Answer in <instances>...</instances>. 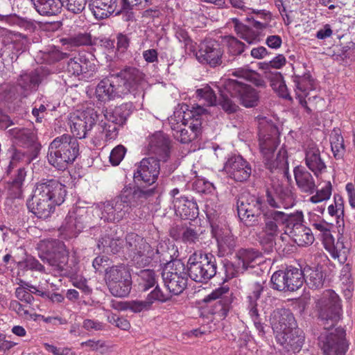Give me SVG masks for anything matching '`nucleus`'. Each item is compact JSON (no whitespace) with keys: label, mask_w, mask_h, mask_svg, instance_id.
<instances>
[{"label":"nucleus","mask_w":355,"mask_h":355,"mask_svg":"<svg viewBox=\"0 0 355 355\" xmlns=\"http://www.w3.org/2000/svg\"><path fill=\"white\" fill-rule=\"evenodd\" d=\"M98 112H71L69 119L73 135L63 134L55 137L49 144L48 161L59 171H64L72 164L79 155V144L77 138L86 137L87 132L96 124Z\"/></svg>","instance_id":"f257e3e1"},{"label":"nucleus","mask_w":355,"mask_h":355,"mask_svg":"<svg viewBox=\"0 0 355 355\" xmlns=\"http://www.w3.org/2000/svg\"><path fill=\"white\" fill-rule=\"evenodd\" d=\"M67 194V187L55 178H42L37 182L26 200L29 212L39 219L46 220L61 205Z\"/></svg>","instance_id":"f03ea898"},{"label":"nucleus","mask_w":355,"mask_h":355,"mask_svg":"<svg viewBox=\"0 0 355 355\" xmlns=\"http://www.w3.org/2000/svg\"><path fill=\"white\" fill-rule=\"evenodd\" d=\"M258 123L259 147L263 155L266 168L271 172L277 168H284L288 165L287 155L285 150L282 149L273 159L274 153L279 145V131L273 120L268 116L258 115L255 117Z\"/></svg>","instance_id":"7ed1b4c3"},{"label":"nucleus","mask_w":355,"mask_h":355,"mask_svg":"<svg viewBox=\"0 0 355 355\" xmlns=\"http://www.w3.org/2000/svg\"><path fill=\"white\" fill-rule=\"evenodd\" d=\"M39 257L62 276L71 277L77 272L76 265L69 264V250L60 240L51 239L44 242L40 246Z\"/></svg>","instance_id":"20e7f679"},{"label":"nucleus","mask_w":355,"mask_h":355,"mask_svg":"<svg viewBox=\"0 0 355 355\" xmlns=\"http://www.w3.org/2000/svg\"><path fill=\"white\" fill-rule=\"evenodd\" d=\"M315 310L318 320L324 329L334 328L343 318L342 300L331 289L325 291L315 302Z\"/></svg>","instance_id":"39448f33"},{"label":"nucleus","mask_w":355,"mask_h":355,"mask_svg":"<svg viewBox=\"0 0 355 355\" xmlns=\"http://www.w3.org/2000/svg\"><path fill=\"white\" fill-rule=\"evenodd\" d=\"M190 279L198 283H207L217 275L216 259L211 253L195 251L188 259Z\"/></svg>","instance_id":"423d86ee"},{"label":"nucleus","mask_w":355,"mask_h":355,"mask_svg":"<svg viewBox=\"0 0 355 355\" xmlns=\"http://www.w3.org/2000/svg\"><path fill=\"white\" fill-rule=\"evenodd\" d=\"M125 242L130 257L126 266L142 270L150 264L155 258V251L143 237L131 232L126 235Z\"/></svg>","instance_id":"0eeeda50"},{"label":"nucleus","mask_w":355,"mask_h":355,"mask_svg":"<svg viewBox=\"0 0 355 355\" xmlns=\"http://www.w3.org/2000/svg\"><path fill=\"white\" fill-rule=\"evenodd\" d=\"M104 279L110 293L116 297H128L132 281L130 268L125 264L107 266L104 270Z\"/></svg>","instance_id":"6e6552de"},{"label":"nucleus","mask_w":355,"mask_h":355,"mask_svg":"<svg viewBox=\"0 0 355 355\" xmlns=\"http://www.w3.org/2000/svg\"><path fill=\"white\" fill-rule=\"evenodd\" d=\"M265 195H252L236 202L240 220L248 227L257 226L267 207Z\"/></svg>","instance_id":"1a4fd4ad"},{"label":"nucleus","mask_w":355,"mask_h":355,"mask_svg":"<svg viewBox=\"0 0 355 355\" xmlns=\"http://www.w3.org/2000/svg\"><path fill=\"white\" fill-rule=\"evenodd\" d=\"M345 330L338 327L334 331L324 329L318 336V345L325 355H345L348 344Z\"/></svg>","instance_id":"9d476101"},{"label":"nucleus","mask_w":355,"mask_h":355,"mask_svg":"<svg viewBox=\"0 0 355 355\" xmlns=\"http://www.w3.org/2000/svg\"><path fill=\"white\" fill-rule=\"evenodd\" d=\"M51 74V70L43 66L21 74L17 79V93L21 98H27L36 92L40 85L47 81Z\"/></svg>","instance_id":"9b49d317"},{"label":"nucleus","mask_w":355,"mask_h":355,"mask_svg":"<svg viewBox=\"0 0 355 355\" xmlns=\"http://www.w3.org/2000/svg\"><path fill=\"white\" fill-rule=\"evenodd\" d=\"M229 292L230 288L227 286H220L203 299L204 302L211 303L208 307L209 314L216 315L221 320L227 316L234 300L233 293Z\"/></svg>","instance_id":"f8f14e48"},{"label":"nucleus","mask_w":355,"mask_h":355,"mask_svg":"<svg viewBox=\"0 0 355 355\" xmlns=\"http://www.w3.org/2000/svg\"><path fill=\"white\" fill-rule=\"evenodd\" d=\"M88 212L87 207L79 206L69 209L60 229L62 234L69 239L77 237L87 226Z\"/></svg>","instance_id":"ddd939ff"},{"label":"nucleus","mask_w":355,"mask_h":355,"mask_svg":"<svg viewBox=\"0 0 355 355\" xmlns=\"http://www.w3.org/2000/svg\"><path fill=\"white\" fill-rule=\"evenodd\" d=\"M223 86L231 96L239 98L244 107L251 108L258 105V92L250 85L236 80L227 79L224 81Z\"/></svg>","instance_id":"4468645a"},{"label":"nucleus","mask_w":355,"mask_h":355,"mask_svg":"<svg viewBox=\"0 0 355 355\" xmlns=\"http://www.w3.org/2000/svg\"><path fill=\"white\" fill-rule=\"evenodd\" d=\"M157 193L158 191L156 186L146 188L145 185L133 182L124 185L119 195V198L123 200V202L131 209L141 205Z\"/></svg>","instance_id":"2eb2a0df"},{"label":"nucleus","mask_w":355,"mask_h":355,"mask_svg":"<svg viewBox=\"0 0 355 355\" xmlns=\"http://www.w3.org/2000/svg\"><path fill=\"white\" fill-rule=\"evenodd\" d=\"M196 98L200 104H196V109L199 111H207L203 108V106L211 107L219 105L224 111H237L239 106L227 94L222 92L220 97L217 103V98L214 91L210 86L206 85L202 88L198 89L196 91ZM195 109L194 107H193Z\"/></svg>","instance_id":"dca6fc26"},{"label":"nucleus","mask_w":355,"mask_h":355,"mask_svg":"<svg viewBox=\"0 0 355 355\" xmlns=\"http://www.w3.org/2000/svg\"><path fill=\"white\" fill-rule=\"evenodd\" d=\"M153 156L142 159L133 174V182L150 188L156 181L160 172V162Z\"/></svg>","instance_id":"f3484780"},{"label":"nucleus","mask_w":355,"mask_h":355,"mask_svg":"<svg viewBox=\"0 0 355 355\" xmlns=\"http://www.w3.org/2000/svg\"><path fill=\"white\" fill-rule=\"evenodd\" d=\"M11 144L39 155L42 146L38 141L37 135L32 130L26 128H15L9 130Z\"/></svg>","instance_id":"a211bd4d"},{"label":"nucleus","mask_w":355,"mask_h":355,"mask_svg":"<svg viewBox=\"0 0 355 355\" xmlns=\"http://www.w3.org/2000/svg\"><path fill=\"white\" fill-rule=\"evenodd\" d=\"M223 47L217 41L207 39L200 42L196 55L200 62L214 68L223 63Z\"/></svg>","instance_id":"6ab92c4d"},{"label":"nucleus","mask_w":355,"mask_h":355,"mask_svg":"<svg viewBox=\"0 0 355 355\" xmlns=\"http://www.w3.org/2000/svg\"><path fill=\"white\" fill-rule=\"evenodd\" d=\"M118 80V92L123 95L135 92L144 80L145 74L138 68L125 67L116 73H113Z\"/></svg>","instance_id":"aec40b11"},{"label":"nucleus","mask_w":355,"mask_h":355,"mask_svg":"<svg viewBox=\"0 0 355 355\" xmlns=\"http://www.w3.org/2000/svg\"><path fill=\"white\" fill-rule=\"evenodd\" d=\"M148 150L155 158L166 162L171 157V140L162 131L155 132L148 137Z\"/></svg>","instance_id":"412c9836"},{"label":"nucleus","mask_w":355,"mask_h":355,"mask_svg":"<svg viewBox=\"0 0 355 355\" xmlns=\"http://www.w3.org/2000/svg\"><path fill=\"white\" fill-rule=\"evenodd\" d=\"M223 170L229 178L238 182L247 181L252 173L250 164L239 155L229 157L224 164Z\"/></svg>","instance_id":"4be33fe9"},{"label":"nucleus","mask_w":355,"mask_h":355,"mask_svg":"<svg viewBox=\"0 0 355 355\" xmlns=\"http://www.w3.org/2000/svg\"><path fill=\"white\" fill-rule=\"evenodd\" d=\"M96 71V66L93 59L86 55H79L68 62L66 73L69 76L80 77V79L87 80L94 77Z\"/></svg>","instance_id":"5701e85b"},{"label":"nucleus","mask_w":355,"mask_h":355,"mask_svg":"<svg viewBox=\"0 0 355 355\" xmlns=\"http://www.w3.org/2000/svg\"><path fill=\"white\" fill-rule=\"evenodd\" d=\"M38 156L35 153L10 145L6 152L8 164L5 168V173L10 175L15 168L28 166Z\"/></svg>","instance_id":"b1692460"},{"label":"nucleus","mask_w":355,"mask_h":355,"mask_svg":"<svg viewBox=\"0 0 355 355\" xmlns=\"http://www.w3.org/2000/svg\"><path fill=\"white\" fill-rule=\"evenodd\" d=\"M271 325L275 337L277 334H283L300 329L293 313L289 309L274 311Z\"/></svg>","instance_id":"393cba45"},{"label":"nucleus","mask_w":355,"mask_h":355,"mask_svg":"<svg viewBox=\"0 0 355 355\" xmlns=\"http://www.w3.org/2000/svg\"><path fill=\"white\" fill-rule=\"evenodd\" d=\"M272 195L279 199L280 207L282 206L286 209L294 205V195L288 187L277 184L266 189L265 197L267 204L273 209L279 208V205L272 198Z\"/></svg>","instance_id":"a878e982"},{"label":"nucleus","mask_w":355,"mask_h":355,"mask_svg":"<svg viewBox=\"0 0 355 355\" xmlns=\"http://www.w3.org/2000/svg\"><path fill=\"white\" fill-rule=\"evenodd\" d=\"M275 340L283 349L291 354H296L300 352L304 344L305 335L300 328L283 334H277Z\"/></svg>","instance_id":"bb28decb"},{"label":"nucleus","mask_w":355,"mask_h":355,"mask_svg":"<svg viewBox=\"0 0 355 355\" xmlns=\"http://www.w3.org/2000/svg\"><path fill=\"white\" fill-rule=\"evenodd\" d=\"M192 122L189 125L182 126L173 133L175 139L184 144H188L197 139L201 135V116L207 112H193Z\"/></svg>","instance_id":"cd10ccee"},{"label":"nucleus","mask_w":355,"mask_h":355,"mask_svg":"<svg viewBox=\"0 0 355 355\" xmlns=\"http://www.w3.org/2000/svg\"><path fill=\"white\" fill-rule=\"evenodd\" d=\"M261 255V252L257 249L241 248L236 254V260L234 263L227 261L225 267L230 268L236 272H245L250 264Z\"/></svg>","instance_id":"c85d7f7f"},{"label":"nucleus","mask_w":355,"mask_h":355,"mask_svg":"<svg viewBox=\"0 0 355 355\" xmlns=\"http://www.w3.org/2000/svg\"><path fill=\"white\" fill-rule=\"evenodd\" d=\"M304 282L313 290L320 289L324 286L327 277V269L324 265L318 263L314 266L306 265L303 268Z\"/></svg>","instance_id":"c756f323"},{"label":"nucleus","mask_w":355,"mask_h":355,"mask_svg":"<svg viewBox=\"0 0 355 355\" xmlns=\"http://www.w3.org/2000/svg\"><path fill=\"white\" fill-rule=\"evenodd\" d=\"M118 80L114 74H110L98 84L96 88V96L98 101L105 102L115 96H124L123 94L118 92Z\"/></svg>","instance_id":"7c9ffc66"},{"label":"nucleus","mask_w":355,"mask_h":355,"mask_svg":"<svg viewBox=\"0 0 355 355\" xmlns=\"http://www.w3.org/2000/svg\"><path fill=\"white\" fill-rule=\"evenodd\" d=\"M119 0H89V8L96 19H103L118 11Z\"/></svg>","instance_id":"2f4dec72"},{"label":"nucleus","mask_w":355,"mask_h":355,"mask_svg":"<svg viewBox=\"0 0 355 355\" xmlns=\"http://www.w3.org/2000/svg\"><path fill=\"white\" fill-rule=\"evenodd\" d=\"M293 173L296 184L302 192L313 194L315 191V180L304 166L301 165L295 166Z\"/></svg>","instance_id":"473e14b6"},{"label":"nucleus","mask_w":355,"mask_h":355,"mask_svg":"<svg viewBox=\"0 0 355 355\" xmlns=\"http://www.w3.org/2000/svg\"><path fill=\"white\" fill-rule=\"evenodd\" d=\"M305 163L307 167L318 178L326 168V164L320 157L319 148L315 145L309 146L305 152Z\"/></svg>","instance_id":"72a5a7b5"},{"label":"nucleus","mask_w":355,"mask_h":355,"mask_svg":"<svg viewBox=\"0 0 355 355\" xmlns=\"http://www.w3.org/2000/svg\"><path fill=\"white\" fill-rule=\"evenodd\" d=\"M27 171L24 166L19 167L15 173L12 175L8 182V187L12 197L22 198L24 193V184Z\"/></svg>","instance_id":"f704fd0d"},{"label":"nucleus","mask_w":355,"mask_h":355,"mask_svg":"<svg viewBox=\"0 0 355 355\" xmlns=\"http://www.w3.org/2000/svg\"><path fill=\"white\" fill-rule=\"evenodd\" d=\"M107 232L98 239L97 248L104 253L116 254L122 250L123 242L120 239L114 238L112 232Z\"/></svg>","instance_id":"c9c22d12"},{"label":"nucleus","mask_w":355,"mask_h":355,"mask_svg":"<svg viewBox=\"0 0 355 355\" xmlns=\"http://www.w3.org/2000/svg\"><path fill=\"white\" fill-rule=\"evenodd\" d=\"M35 10L42 16H55L61 12V0H31Z\"/></svg>","instance_id":"e433bc0d"},{"label":"nucleus","mask_w":355,"mask_h":355,"mask_svg":"<svg viewBox=\"0 0 355 355\" xmlns=\"http://www.w3.org/2000/svg\"><path fill=\"white\" fill-rule=\"evenodd\" d=\"M288 235L298 246L309 245L314 241L311 230L304 225H300L298 228L293 230V231H291Z\"/></svg>","instance_id":"4c0bfd02"},{"label":"nucleus","mask_w":355,"mask_h":355,"mask_svg":"<svg viewBox=\"0 0 355 355\" xmlns=\"http://www.w3.org/2000/svg\"><path fill=\"white\" fill-rule=\"evenodd\" d=\"M177 216L182 220L196 219L199 214L198 207L193 198L189 199L187 202L183 203L179 208L174 209Z\"/></svg>","instance_id":"58836bf2"},{"label":"nucleus","mask_w":355,"mask_h":355,"mask_svg":"<svg viewBox=\"0 0 355 355\" xmlns=\"http://www.w3.org/2000/svg\"><path fill=\"white\" fill-rule=\"evenodd\" d=\"M139 278V286L141 291L146 292L157 284V276L154 270L142 269L135 272Z\"/></svg>","instance_id":"ea45409f"},{"label":"nucleus","mask_w":355,"mask_h":355,"mask_svg":"<svg viewBox=\"0 0 355 355\" xmlns=\"http://www.w3.org/2000/svg\"><path fill=\"white\" fill-rule=\"evenodd\" d=\"M288 275L285 269L275 271L270 278V286L273 290L281 292H291Z\"/></svg>","instance_id":"a19ab883"},{"label":"nucleus","mask_w":355,"mask_h":355,"mask_svg":"<svg viewBox=\"0 0 355 355\" xmlns=\"http://www.w3.org/2000/svg\"><path fill=\"white\" fill-rule=\"evenodd\" d=\"M330 144L334 157L336 159H342L345 153L344 139L339 129H334L330 135Z\"/></svg>","instance_id":"79ce46f5"},{"label":"nucleus","mask_w":355,"mask_h":355,"mask_svg":"<svg viewBox=\"0 0 355 355\" xmlns=\"http://www.w3.org/2000/svg\"><path fill=\"white\" fill-rule=\"evenodd\" d=\"M288 281L290 284L291 291L293 292L299 289L304 282L303 269L296 268L293 266H287L285 268Z\"/></svg>","instance_id":"37998d69"},{"label":"nucleus","mask_w":355,"mask_h":355,"mask_svg":"<svg viewBox=\"0 0 355 355\" xmlns=\"http://www.w3.org/2000/svg\"><path fill=\"white\" fill-rule=\"evenodd\" d=\"M227 53L230 56H232V59H228L227 60H224V64L227 63L231 62L235 60L236 57L241 55L245 50L246 47L245 44L239 40L234 36H228L227 37Z\"/></svg>","instance_id":"c03bdc74"},{"label":"nucleus","mask_w":355,"mask_h":355,"mask_svg":"<svg viewBox=\"0 0 355 355\" xmlns=\"http://www.w3.org/2000/svg\"><path fill=\"white\" fill-rule=\"evenodd\" d=\"M188 282L184 277H178L177 275H171L165 285L171 295H178L187 287Z\"/></svg>","instance_id":"a18cd8bd"},{"label":"nucleus","mask_w":355,"mask_h":355,"mask_svg":"<svg viewBox=\"0 0 355 355\" xmlns=\"http://www.w3.org/2000/svg\"><path fill=\"white\" fill-rule=\"evenodd\" d=\"M304 215L302 211H297L293 214H286V220L283 225L286 228L285 233L290 234L291 231L296 230L300 225H303Z\"/></svg>","instance_id":"49530a36"},{"label":"nucleus","mask_w":355,"mask_h":355,"mask_svg":"<svg viewBox=\"0 0 355 355\" xmlns=\"http://www.w3.org/2000/svg\"><path fill=\"white\" fill-rule=\"evenodd\" d=\"M154 287L153 290H152L146 296V299L150 303L151 307H153V304L155 302L163 304L171 300L172 295L169 292L167 293H164L158 284Z\"/></svg>","instance_id":"de8ad7c7"},{"label":"nucleus","mask_w":355,"mask_h":355,"mask_svg":"<svg viewBox=\"0 0 355 355\" xmlns=\"http://www.w3.org/2000/svg\"><path fill=\"white\" fill-rule=\"evenodd\" d=\"M40 53L43 61L48 64H53L68 58L69 55L68 53L60 51L55 46L51 47V49L48 51H40Z\"/></svg>","instance_id":"09e8293b"},{"label":"nucleus","mask_w":355,"mask_h":355,"mask_svg":"<svg viewBox=\"0 0 355 355\" xmlns=\"http://www.w3.org/2000/svg\"><path fill=\"white\" fill-rule=\"evenodd\" d=\"M277 235L263 232L258 236V241L261 247V250L267 254L273 251L276 244L275 238Z\"/></svg>","instance_id":"8fccbe9b"},{"label":"nucleus","mask_w":355,"mask_h":355,"mask_svg":"<svg viewBox=\"0 0 355 355\" xmlns=\"http://www.w3.org/2000/svg\"><path fill=\"white\" fill-rule=\"evenodd\" d=\"M62 7L69 12L78 15L84 11L89 0H61Z\"/></svg>","instance_id":"3c124183"},{"label":"nucleus","mask_w":355,"mask_h":355,"mask_svg":"<svg viewBox=\"0 0 355 355\" xmlns=\"http://www.w3.org/2000/svg\"><path fill=\"white\" fill-rule=\"evenodd\" d=\"M217 244L220 250L228 254L234 250L236 241L230 232L226 231V234L217 241Z\"/></svg>","instance_id":"603ef678"},{"label":"nucleus","mask_w":355,"mask_h":355,"mask_svg":"<svg viewBox=\"0 0 355 355\" xmlns=\"http://www.w3.org/2000/svg\"><path fill=\"white\" fill-rule=\"evenodd\" d=\"M68 43L74 46H89L92 44V35L89 33H79L66 39Z\"/></svg>","instance_id":"864d4df0"},{"label":"nucleus","mask_w":355,"mask_h":355,"mask_svg":"<svg viewBox=\"0 0 355 355\" xmlns=\"http://www.w3.org/2000/svg\"><path fill=\"white\" fill-rule=\"evenodd\" d=\"M315 194L310 198V201L313 203H318L330 198L332 192V185L331 182L328 181L324 187L319 190H315Z\"/></svg>","instance_id":"5fc2aeb1"},{"label":"nucleus","mask_w":355,"mask_h":355,"mask_svg":"<svg viewBox=\"0 0 355 355\" xmlns=\"http://www.w3.org/2000/svg\"><path fill=\"white\" fill-rule=\"evenodd\" d=\"M294 83L296 88L306 94L309 90L313 89V80L310 74H304L302 77L295 78Z\"/></svg>","instance_id":"6e6d98bb"},{"label":"nucleus","mask_w":355,"mask_h":355,"mask_svg":"<svg viewBox=\"0 0 355 355\" xmlns=\"http://www.w3.org/2000/svg\"><path fill=\"white\" fill-rule=\"evenodd\" d=\"M111 201L113 202V206L115 209L114 211L116 214V222H119L123 219L124 216L128 213L130 208L123 202V200L119 198V195L115 196Z\"/></svg>","instance_id":"4d7b16f0"},{"label":"nucleus","mask_w":355,"mask_h":355,"mask_svg":"<svg viewBox=\"0 0 355 355\" xmlns=\"http://www.w3.org/2000/svg\"><path fill=\"white\" fill-rule=\"evenodd\" d=\"M125 309L130 310L134 313L149 311L152 309L150 303L146 298L145 300H132L125 303Z\"/></svg>","instance_id":"13d9d810"},{"label":"nucleus","mask_w":355,"mask_h":355,"mask_svg":"<svg viewBox=\"0 0 355 355\" xmlns=\"http://www.w3.org/2000/svg\"><path fill=\"white\" fill-rule=\"evenodd\" d=\"M182 243L186 244H194L199 241L200 234L191 226L184 224V228L182 233Z\"/></svg>","instance_id":"bf43d9fd"},{"label":"nucleus","mask_w":355,"mask_h":355,"mask_svg":"<svg viewBox=\"0 0 355 355\" xmlns=\"http://www.w3.org/2000/svg\"><path fill=\"white\" fill-rule=\"evenodd\" d=\"M114 209L113 202L111 200L105 202L101 211V219L105 222L116 223V214Z\"/></svg>","instance_id":"052dcab7"},{"label":"nucleus","mask_w":355,"mask_h":355,"mask_svg":"<svg viewBox=\"0 0 355 355\" xmlns=\"http://www.w3.org/2000/svg\"><path fill=\"white\" fill-rule=\"evenodd\" d=\"M192 188L199 193H209L212 191L214 186L205 179L197 178L192 183Z\"/></svg>","instance_id":"680f3d73"},{"label":"nucleus","mask_w":355,"mask_h":355,"mask_svg":"<svg viewBox=\"0 0 355 355\" xmlns=\"http://www.w3.org/2000/svg\"><path fill=\"white\" fill-rule=\"evenodd\" d=\"M263 216H267V218L274 221L279 227L283 225L284 221L286 220V214L283 211H276L266 207Z\"/></svg>","instance_id":"e2e57ef3"},{"label":"nucleus","mask_w":355,"mask_h":355,"mask_svg":"<svg viewBox=\"0 0 355 355\" xmlns=\"http://www.w3.org/2000/svg\"><path fill=\"white\" fill-rule=\"evenodd\" d=\"M126 148L123 145H118L114 148L110 155V162L112 166H118L123 159Z\"/></svg>","instance_id":"0e129e2a"},{"label":"nucleus","mask_w":355,"mask_h":355,"mask_svg":"<svg viewBox=\"0 0 355 355\" xmlns=\"http://www.w3.org/2000/svg\"><path fill=\"white\" fill-rule=\"evenodd\" d=\"M19 266L23 268L35 270L40 272L44 271V266L32 256L27 257L24 261L19 262Z\"/></svg>","instance_id":"69168bd1"},{"label":"nucleus","mask_w":355,"mask_h":355,"mask_svg":"<svg viewBox=\"0 0 355 355\" xmlns=\"http://www.w3.org/2000/svg\"><path fill=\"white\" fill-rule=\"evenodd\" d=\"M170 196L173 198V208H179L183 203L189 200V197L183 194L178 188H174L170 191Z\"/></svg>","instance_id":"338daca9"},{"label":"nucleus","mask_w":355,"mask_h":355,"mask_svg":"<svg viewBox=\"0 0 355 355\" xmlns=\"http://www.w3.org/2000/svg\"><path fill=\"white\" fill-rule=\"evenodd\" d=\"M108 322L122 330H128L130 327L129 321L118 315L112 313L107 318Z\"/></svg>","instance_id":"774afa93"}]
</instances>
